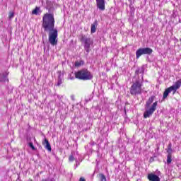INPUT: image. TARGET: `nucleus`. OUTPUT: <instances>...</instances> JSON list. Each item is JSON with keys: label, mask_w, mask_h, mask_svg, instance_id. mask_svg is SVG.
I'll return each instance as SVG.
<instances>
[{"label": "nucleus", "mask_w": 181, "mask_h": 181, "mask_svg": "<svg viewBox=\"0 0 181 181\" xmlns=\"http://www.w3.org/2000/svg\"><path fill=\"white\" fill-rule=\"evenodd\" d=\"M54 15L53 13H47L42 17V26L45 32H49L48 40L52 46L57 45V37L59 36V31L54 28Z\"/></svg>", "instance_id": "1"}, {"label": "nucleus", "mask_w": 181, "mask_h": 181, "mask_svg": "<svg viewBox=\"0 0 181 181\" xmlns=\"http://www.w3.org/2000/svg\"><path fill=\"white\" fill-rule=\"evenodd\" d=\"M93 77V76L91 74V72L87 69H82L75 73V78L83 81L92 80Z\"/></svg>", "instance_id": "2"}, {"label": "nucleus", "mask_w": 181, "mask_h": 181, "mask_svg": "<svg viewBox=\"0 0 181 181\" xmlns=\"http://www.w3.org/2000/svg\"><path fill=\"white\" fill-rule=\"evenodd\" d=\"M142 86H144V82L136 80L130 88V94L132 95H139L142 94Z\"/></svg>", "instance_id": "3"}, {"label": "nucleus", "mask_w": 181, "mask_h": 181, "mask_svg": "<svg viewBox=\"0 0 181 181\" xmlns=\"http://www.w3.org/2000/svg\"><path fill=\"white\" fill-rule=\"evenodd\" d=\"M79 40L84 43V49L86 52H87V53H90L91 51V45H93V40H91V38L87 37V35L84 34H81L79 36Z\"/></svg>", "instance_id": "4"}, {"label": "nucleus", "mask_w": 181, "mask_h": 181, "mask_svg": "<svg viewBox=\"0 0 181 181\" xmlns=\"http://www.w3.org/2000/svg\"><path fill=\"white\" fill-rule=\"evenodd\" d=\"M153 52V50L149 47L139 48L136 52V59H139V57H141V56H142L143 54L151 55L152 54Z\"/></svg>", "instance_id": "5"}, {"label": "nucleus", "mask_w": 181, "mask_h": 181, "mask_svg": "<svg viewBox=\"0 0 181 181\" xmlns=\"http://www.w3.org/2000/svg\"><path fill=\"white\" fill-rule=\"evenodd\" d=\"M156 107H158V101L154 102L151 107L148 110H146L144 113V118H149L155 111H156Z\"/></svg>", "instance_id": "6"}, {"label": "nucleus", "mask_w": 181, "mask_h": 181, "mask_svg": "<svg viewBox=\"0 0 181 181\" xmlns=\"http://www.w3.org/2000/svg\"><path fill=\"white\" fill-rule=\"evenodd\" d=\"M96 6L99 11H105V0H96Z\"/></svg>", "instance_id": "7"}, {"label": "nucleus", "mask_w": 181, "mask_h": 181, "mask_svg": "<svg viewBox=\"0 0 181 181\" xmlns=\"http://www.w3.org/2000/svg\"><path fill=\"white\" fill-rule=\"evenodd\" d=\"M170 87L173 90V94H176V90H179L181 87V79L177 81L173 86Z\"/></svg>", "instance_id": "8"}, {"label": "nucleus", "mask_w": 181, "mask_h": 181, "mask_svg": "<svg viewBox=\"0 0 181 181\" xmlns=\"http://www.w3.org/2000/svg\"><path fill=\"white\" fill-rule=\"evenodd\" d=\"M42 144L45 146V149L48 151V152H52V146H50V143L47 138H45L44 141L42 142Z\"/></svg>", "instance_id": "9"}, {"label": "nucleus", "mask_w": 181, "mask_h": 181, "mask_svg": "<svg viewBox=\"0 0 181 181\" xmlns=\"http://www.w3.org/2000/svg\"><path fill=\"white\" fill-rule=\"evenodd\" d=\"M147 178L149 181H160V178L159 177V176L153 173L148 174Z\"/></svg>", "instance_id": "10"}, {"label": "nucleus", "mask_w": 181, "mask_h": 181, "mask_svg": "<svg viewBox=\"0 0 181 181\" xmlns=\"http://www.w3.org/2000/svg\"><path fill=\"white\" fill-rule=\"evenodd\" d=\"M98 26V21L95 20L93 23L91 24L90 26V33H95L97 32V27Z\"/></svg>", "instance_id": "11"}, {"label": "nucleus", "mask_w": 181, "mask_h": 181, "mask_svg": "<svg viewBox=\"0 0 181 181\" xmlns=\"http://www.w3.org/2000/svg\"><path fill=\"white\" fill-rule=\"evenodd\" d=\"M172 91H173V90L172 89V88H170V86L166 88L163 92V100H165V98H168V95H169V93H172Z\"/></svg>", "instance_id": "12"}, {"label": "nucleus", "mask_w": 181, "mask_h": 181, "mask_svg": "<svg viewBox=\"0 0 181 181\" xmlns=\"http://www.w3.org/2000/svg\"><path fill=\"white\" fill-rule=\"evenodd\" d=\"M155 98H156V97H155V95H152L148 99L146 103V108H149V107H151V104L153 103V100H155Z\"/></svg>", "instance_id": "13"}, {"label": "nucleus", "mask_w": 181, "mask_h": 181, "mask_svg": "<svg viewBox=\"0 0 181 181\" xmlns=\"http://www.w3.org/2000/svg\"><path fill=\"white\" fill-rule=\"evenodd\" d=\"M83 65H84V61H83V60H81L79 62L76 61L74 63L75 67H80L81 66H83Z\"/></svg>", "instance_id": "14"}, {"label": "nucleus", "mask_w": 181, "mask_h": 181, "mask_svg": "<svg viewBox=\"0 0 181 181\" xmlns=\"http://www.w3.org/2000/svg\"><path fill=\"white\" fill-rule=\"evenodd\" d=\"M167 163L168 165H170V163H172V154L170 153L167 156Z\"/></svg>", "instance_id": "15"}, {"label": "nucleus", "mask_w": 181, "mask_h": 181, "mask_svg": "<svg viewBox=\"0 0 181 181\" xmlns=\"http://www.w3.org/2000/svg\"><path fill=\"white\" fill-rule=\"evenodd\" d=\"M100 181H107V177L103 173L99 174Z\"/></svg>", "instance_id": "16"}, {"label": "nucleus", "mask_w": 181, "mask_h": 181, "mask_svg": "<svg viewBox=\"0 0 181 181\" xmlns=\"http://www.w3.org/2000/svg\"><path fill=\"white\" fill-rule=\"evenodd\" d=\"M0 81H6V75L4 74H0Z\"/></svg>", "instance_id": "17"}, {"label": "nucleus", "mask_w": 181, "mask_h": 181, "mask_svg": "<svg viewBox=\"0 0 181 181\" xmlns=\"http://www.w3.org/2000/svg\"><path fill=\"white\" fill-rule=\"evenodd\" d=\"M173 150H172V144H170L168 147L167 153L169 154H172Z\"/></svg>", "instance_id": "18"}, {"label": "nucleus", "mask_w": 181, "mask_h": 181, "mask_svg": "<svg viewBox=\"0 0 181 181\" xmlns=\"http://www.w3.org/2000/svg\"><path fill=\"white\" fill-rule=\"evenodd\" d=\"M37 12H39V7H36L34 10H33L32 14L37 15Z\"/></svg>", "instance_id": "19"}, {"label": "nucleus", "mask_w": 181, "mask_h": 181, "mask_svg": "<svg viewBox=\"0 0 181 181\" xmlns=\"http://www.w3.org/2000/svg\"><path fill=\"white\" fill-rule=\"evenodd\" d=\"M13 16H15V13L10 11L8 13V19H12V18H13Z\"/></svg>", "instance_id": "20"}, {"label": "nucleus", "mask_w": 181, "mask_h": 181, "mask_svg": "<svg viewBox=\"0 0 181 181\" xmlns=\"http://www.w3.org/2000/svg\"><path fill=\"white\" fill-rule=\"evenodd\" d=\"M28 145H29L30 148H31V149H33V151H36V148H35V146H33V143L30 142L28 144Z\"/></svg>", "instance_id": "21"}, {"label": "nucleus", "mask_w": 181, "mask_h": 181, "mask_svg": "<svg viewBox=\"0 0 181 181\" xmlns=\"http://www.w3.org/2000/svg\"><path fill=\"white\" fill-rule=\"evenodd\" d=\"M69 162H74V156L73 155H71L69 158Z\"/></svg>", "instance_id": "22"}, {"label": "nucleus", "mask_w": 181, "mask_h": 181, "mask_svg": "<svg viewBox=\"0 0 181 181\" xmlns=\"http://www.w3.org/2000/svg\"><path fill=\"white\" fill-rule=\"evenodd\" d=\"M60 85V83H58V86Z\"/></svg>", "instance_id": "23"}, {"label": "nucleus", "mask_w": 181, "mask_h": 181, "mask_svg": "<svg viewBox=\"0 0 181 181\" xmlns=\"http://www.w3.org/2000/svg\"><path fill=\"white\" fill-rule=\"evenodd\" d=\"M6 76H8V74H7V75H6Z\"/></svg>", "instance_id": "24"}, {"label": "nucleus", "mask_w": 181, "mask_h": 181, "mask_svg": "<svg viewBox=\"0 0 181 181\" xmlns=\"http://www.w3.org/2000/svg\"><path fill=\"white\" fill-rule=\"evenodd\" d=\"M6 76H8V74H7V75H6Z\"/></svg>", "instance_id": "25"}]
</instances>
